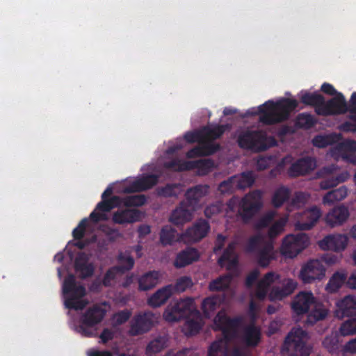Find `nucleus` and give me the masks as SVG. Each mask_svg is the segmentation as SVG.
I'll list each match as a JSON object with an SVG mask.
<instances>
[{"label":"nucleus","instance_id":"f257e3e1","mask_svg":"<svg viewBox=\"0 0 356 356\" xmlns=\"http://www.w3.org/2000/svg\"><path fill=\"white\" fill-rule=\"evenodd\" d=\"M243 319L240 316L229 317L225 312H219L214 318L215 330L222 332V337L213 341L208 350V356H227L229 344L238 334Z\"/></svg>","mask_w":356,"mask_h":356},{"label":"nucleus","instance_id":"f03ea898","mask_svg":"<svg viewBox=\"0 0 356 356\" xmlns=\"http://www.w3.org/2000/svg\"><path fill=\"white\" fill-rule=\"evenodd\" d=\"M298 106L296 99L283 98L276 102L272 100L259 106L256 111H248V115L259 114V121L267 125H273L287 120L290 113Z\"/></svg>","mask_w":356,"mask_h":356},{"label":"nucleus","instance_id":"7ed1b4c3","mask_svg":"<svg viewBox=\"0 0 356 356\" xmlns=\"http://www.w3.org/2000/svg\"><path fill=\"white\" fill-rule=\"evenodd\" d=\"M237 143L243 149L260 152L276 145L277 141L263 130H246L239 134Z\"/></svg>","mask_w":356,"mask_h":356},{"label":"nucleus","instance_id":"20e7f679","mask_svg":"<svg viewBox=\"0 0 356 356\" xmlns=\"http://www.w3.org/2000/svg\"><path fill=\"white\" fill-rule=\"evenodd\" d=\"M63 293L65 306L69 309L81 310L88 304V301L83 299L86 295V289L83 285L77 284L74 275L70 274L65 278Z\"/></svg>","mask_w":356,"mask_h":356},{"label":"nucleus","instance_id":"39448f33","mask_svg":"<svg viewBox=\"0 0 356 356\" xmlns=\"http://www.w3.org/2000/svg\"><path fill=\"white\" fill-rule=\"evenodd\" d=\"M307 332L302 328L293 329L286 337L282 348L286 356H309L310 350L303 341Z\"/></svg>","mask_w":356,"mask_h":356},{"label":"nucleus","instance_id":"423d86ee","mask_svg":"<svg viewBox=\"0 0 356 356\" xmlns=\"http://www.w3.org/2000/svg\"><path fill=\"white\" fill-rule=\"evenodd\" d=\"M262 207L261 193L259 191H253L246 194L238 204L237 216L241 221L247 224L259 211Z\"/></svg>","mask_w":356,"mask_h":356},{"label":"nucleus","instance_id":"0eeeda50","mask_svg":"<svg viewBox=\"0 0 356 356\" xmlns=\"http://www.w3.org/2000/svg\"><path fill=\"white\" fill-rule=\"evenodd\" d=\"M106 310L99 305L89 307L80 317L81 325L76 327V331L83 337H91L95 335L92 328L104 319Z\"/></svg>","mask_w":356,"mask_h":356},{"label":"nucleus","instance_id":"6e6552de","mask_svg":"<svg viewBox=\"0 0 356 356\" xmlns=\"http://www.w3.org/2000/svg\"><path fill=\"white\" fill-rule=\"evenodd\" d=\"M309 244V238L305 233L289 234L284 237L280 248L281 253L286 257L293 258Z\"/></svg>","mask_w":356,"mask_h":356},{"label":"nucleus","instance_id":"1a4fd4ad","mask_svg":"<svg viewBox=\"0 0 356 356\" xmlns=\"http://www.w3.org/2000/svg\"><path fill=\"white\" fill-rule=\"evenodd\" d=\"M193 300L187 298L181 299L174 305H168L163 313V317L168 322H177L188 318L192 313Z\"/></svg>","mask_w":356,"mask_h":356},{"label":"nucleus","instance_id":"9d476101","mask_svg":"<svg viewBox=\"0 0 356 356\" xmlns=\"http://www.w3.org/2000/svg\"><path fill=\"white\" fill-rule=\"evenodd\" d=\"M348 112V103L342 93H337V96L325 101L321 108L316 109V114L321 116H332L343 115Z\"/></svg>","mask_w":356,"mask_h":356},{"label":"nucleus","instance_id":"9b49d317","mask_svg":"<svg viewBox=\"0 0 356 356\" xmlns=\"http://www.w3.org/2000/svg\"><path fill=\"white\" fill-rule=\"evenodd\" d=\"M337 170V165L332 164L328 166H325L319 170L318 173V175L323 177L319 183L321 189L327 190L335 187L338 184L346 181L349 178L350 175L347 171L334 175V173Z\"/></svg>","mask_w":356,"mask_h":356},{"label":"nucleus","instance_id":"f8f14e48","mask_svg":"<svg viewBox=\"0 0 356 356\" xmlns=\"http://www.w3.org/2000/svg\"><path fill=\"white\" fill-rule=\"evenodd\" d=\"M325 275V268L318 259L309 260L303 265L299 277L304 284H311L322 280Z\"/></svg>","mask_w":356,"mask_h":356},{"label":"nucleus","instance_id":"ddd939ff","mask_svg":"<svg viewBox=\"0 0 356 356\" xmlns=\"http://www.w3.org/2000/svg\"><path fill=\"white\" fill-rule=\"evenodd\" d=\"M155 315L151 312L136 314L131 322L130 334L137 336L149 332L154 325Z\"/></svg>","mask_w":356,"mask_h":356},{"label":"nucleus","instance_id":"4468645a","mask_svg":"<svg viewBox=\"0 0 356 356\" xmlns=\"http://www.w3.org/2000/svg\"><path fill=\"white\" fill-rule=\"evenodd\" d=\"M210 187L207 184H197L188 188L183 200L192 210H197L202 204L203 199L209 195Z\"/></svg>","mask_w":356,"mask_h":356},{"label":"nucleus","instance_id":"2eb2a0df","mask_svg":"<svg viewBox=\"0 0 356 356\" xmlns=\"http://www.w3.org/2000/svg\"><path fill=\"white\" fill-rule=\"evenodd\" d=\"M210 230L209 222L203 218L197 220L191 227L186 229L181 238L188 243L198 242L207 236Z\"/></svg>","mask_w":356,"mask_h":356},{"label":"nucleus","instance_id":"dca6fc26","mask_svg":"<svg viewBox=\"0 0 356 356\" xmlns=\"http://www.w3.org/2000/svg\"><path fill=\"white\" fill-rule=\"evenodd\" d=\"M120 197L114 195L108 200L102 199L95 209L90 214V219L94 222H98L102 220H106L107 216L104 212H108L113 208L119 207V200Z\"/></svg>","mask_w":356,"mask_h":356},{"label":"nucleus","instance_id":"f3484780","mask_svg":"<svg viewBox=\"0 0 356 356\" xmlns=\"http://www.w3.org/2000/svg\"><path fill=\"white\" fill-rule=\"evenodd\" d=\"M321 216V211L317 207L306 209L300 213V218L295 224L297 230H309Z\"/></svg>","mask_w":356,"mask_h":356},{"label":"nucleus","instance_id":"a211bd4d","mask_svg":"<svg viewBox=\"0 0 356 356\" xmlns=\"http://www.w3.org/2000/svg\"><path fill=\"white\" fill-rule=\"evenodd\" d=\"M159 179V176L154 174H146L140 178L133 181L129 186L124 190L127 193L142 192L149 190L156 186Z\"/></svg>","mask_w":356,"mask_h":356},{"label":"nucleus","instance_id":"6ab92c4d","mask_svg":"<svg viewBox=\"0 0 356 356\" xmlns=\"http://www.w3.org/2000/svg\"><path fill=\"white\" fill-rule=\"evenodd\" d=\"M314 300L312 292L301 291L295 296L291 302V308L297 315L306 314L314 304Z\"/></svg>","mask_w":356,"mask_h":356},{"label":"nucleus","instance_id":"aec40b11","mask_svg":"<svg viewBox=\"0 0 356 356\" xmlns=\"http://www.w3.org/2000/svg\"><path fill=\"white\" fill-rule=\"evenodd\" d=\"M220 149V145L218 143H214L211 140L204 139L200 145L188 150L186 153V156L187 158L192 159L210 156Z\"/></svg>","mask_w":356,"mask_h":356},{"label":"nucleus","instance_id":"412c9836","mask_svg":"<svg viewBox=\"0 0 356 356\" xmlns=\"http://www.w3.org/2000/svg\"><path fill=\"white\" fill-rule=\"evenodd\" d=\"M253 261L260 267L266 268L275 259L276 252L271 243H265L260 250L252 255Z\"/></svg>","mask_w":356,"mask_h":356},{"label":"nucleus","instance_id":"4be33fe9","mask_svg":"<svg viewBox=\"0 0 356 356\" xmlns=\"http://www.w3.org/2000/svg\"><path fill=\"white\" fill-rule=\"evenodd\" d=\"M142 212L136 209H120L114 212L112 220L115 224L124 225L139 222Z\"/></svg>","mask_w":356,"mask_h":356},{"label":"nucleus","instance_id":"5701e85b","mask_svg":"<svg viewBox=\"0 0 356 356\" xmlns=\"http://www.w3.org/2000/svg\"><path fill=\"white\" fill-rule=\"evenodd\" d=\"M315 168V161L311 157H304L298 159L291 164L289 169V175L292 177L305 175Z\"/></svg>","mask_w":356,"mask_h":356},{"label":"nucleus","instance_id":"b1692460","mask_svg":"<svg viewBox=\"0 0 356 356\" xmlns=\"http://www.w3.org/2000/svg\"><path fill=\"white\" fill-rule=\"evenodd\" d=\"M347 244L348 238L343 234L328 235L319 241L321 249L334 251L343 250Z\"/></svg>","mask_w":356,"mask_h":356},{"label":"nucleus","instance_id":"393cba45","mask_svg":"<svg viewBox=\"0 0 356 356\" xmlns=\"http://www.w3.org/2000/svg\"><path fill=\"white\" fill-rule=\"evenodd\" d=\"M195 210L191 209L186 203L181 201L179 206L172 211L170 216V221L175 225H183L190 221Z\"/></svg>","mask_w":356,"mask_h":356},{"label":"nucleus","instance_id":"a878e982","mask_svg":"<svg viewBox=\"0 0 356 356\" xmlns=\"http://www.w3.org/2000/svg\"><path fill=\"white\" fill-rule=\"evenodd\" d=\"M280 278V275L270 271L257 282L254 296L259 300H264L268 293L270 286Z\"/></svg>","mask_w":356,"mask_h":356},{"label":"nucleus","instance_id":"bb28decb","mask_svg":"<svg viewBox=\"0 0 356 356\" xmlns=\"http://www.w3.org/2000/svg\"><path fill=\"white\" fill-rule=\"evenodd\" d=\"M336 316L343 318L356 315V298L346 296L337 303Z\"/></svg>","mask_w":356,"mask_h":356},{"label":"nucleus","instance_id":"cd10ccee","mask_svg":"<svg viewBox=\"0 0 356 356\" xmlns=\"http://www.w3.org/2000/svg\"><path fill=\"white\" fill-rule=\"evenodd\" d=\"M349 211L347 207L340 205L334 207L325 216V221L331 227L342 225L348 218Z\"/></svg>","mask_w":356,"mask_h":356},{"label":"nucleus","instance_id":"c85d7f7f","mask_svg":"<svg viewBox=\"0 0 356 356\" xmlns=\"http://www.w3.org/2000/svg\"><path fill=\"white\" fill-rule=\"evenodd\" d=\"M172 284H168L154 293L147 300L148 305L154 308L165 304L172 295Z\"/></svg>","mask_w":356,"mask_h":356},{"label":"nucleus","instance_id":"c756f323","mask_svg":"<svg viewBox=\"0 0 356 356\" xmlns=\"http://www.w3.org/2000/svg\"><path fill=\"white\" fill-rule=\"evenodd\" d=\"M200 254L196 248H186L179 252L175 260L174 266L177 268H183L199 259Z\"/></svg>","mask_w":356,"mask_h":356},{"label":"nucleus","instance_id":"7c9ffc66","mask_svg":"<svg viewBox=\"0 0 356 356\" xmlns=\"http://www.w3.org/2000/svg\"><path fill=\"white\" fill-rule=\"evenodd\" d=\"M296 287L297 282L291 279H289L286 280L282 287H273L269 293V297L271 300H282L293 293Z\"/></svg>","mask_w":356,"mask_h":356},{"label":"nucleus","instance_id":"2f4dec72","mask_svg":"<svg viewBox=\"0 0 356 356\" xmlns=\"http://www.w3.org/2000/svg\"><path fill=\"white\" fill-rule=\"evenodd\" d=\"M159 271L152 270L145 273L138 278V289L143 291L152 289L159 283Z\"/></svg>","mask_w":356,"mask_h":356},{"label":"nucleus","instance_id":"473e14b6","mask_svg":"<svg viewBox=\"0 0 356 356\" xmlns=\"http://www.w3.org/2000/svg\"><path fill=\"white\" fill-rule=\"evenodd\" d=\"M261 339V332L259 327L254 325L247 326L243 333L242 340L249 347H255Z\"/></svg>","mask_w":356,"mask_h":356},{"label":"nucleus","instance_id":"72a5a7b5","mask_svg":"<svg viewBox=\"0 0 356 356\" xmlns=\"http://www.w3.org/2000/svg\"><path fill=\"white\" fill-rule=\"evenodd\" d=\"M186 164V168H189V170L196 169L199 175H207L213 167V162L211 159L188 161Z\"/></svg>","mask_w":356,"mask_h":356},{"label":"nucleus","instance_id":"f704fd0d","mask_svg":"<svg viewBox=\"0 0 356 356\" xmlns=\"http://www.w3.org/2000/svg\"><path fill=\"white\" fill-rule=\"evenodd\" d=\"M347 275L343 272H335L330 278L326 284L325 289L328 293H336L339 289L347 282Z\"/></svg>","mask_w":356,"mask_h":356},{"label":"nucleus","instance_id":"c9c22d12","mask_svg":"<svg viewBox=\"0 0 356 356\" xmlns=\"http://www.w3.org/2000/svg\"><path fill=\"white\" fill-rule=\"evenodd\" d=\"M300 99L302 104L314 106L315 113H316V109L321 108L323 103L324 97L316 92L311 93L307 91H301Z\"/></svg>","mask_w":356,"mask_h":356},{"label":"nucleus","instance_id":"e433bc0d","mask_svg":"<svg viewBox=\"0 0 356 356\" xmlns=\"http://www.w3.org/2000/svg\"><path fill=\"white\" fill-rule=\"evenodd\" d=\"M317 119L309 113L298 114L295 120V126L298 129L309 130L317 124Z\"/></svg>","mask_w":356,"mask_h":356},{"label":"nucleus","instance_id":"4c0bfd02","mask_svg":"<svg viewBox=\"0 0 356 356\" xmlns=\"http://www.w3.org/2000/svg\"><path fill=\"white\" fill-rule=\"evenodd\" d=\"M168 337L166 335L158 336L149 342L146 347V354L151 356L162 351L168 346Z\"/></svg>","mask_w":356,"mask_h":356},{"label":"nucleus","instance_id":"58836bf2","mask_svg":"<svg viewBox=\"0 0 356 356\" xmlns=\"http://www.w3.org/2000/svg\"><path fill=\"white\" fill-rule=\"evenodd\" d=\"M222 298L218 296H212L204 299L202 303V309L207 318H210L217 308L220 305Z\"/></svg>","mask_w":356,"mask_h":356},{"label":"nucleus","instance_id":"ea45409f","mask_svg":"<svg viewBox=\"0 0 356 356\" xmlns=\"http://www.w3.org/2000/svg\"><path fill=\"white\" fill-rule=\"evenodd\" d=\"M327 309L321 304H317L307 315L305 324L313 325L317 321L323 320L327 315Z\"/></svg>","mask_w":356,"mask_h":356},{"label":"nucleus","instance_id":"a19ab883","mask_svg":"<svg viewBox=\"0 0 356 356\" xmlns=\"http://www.w3.org/2000/svg\"><path fill=\"white\" fill-rule=\"evenodd\" d=\"M347 195V188L343 186L327 193L323 197V202L324 204H332L335 202L343 200Z\"/></svg>","mask_w":356,"mask_h":356},{"label":"nucleus","instance_id":"79ce46f5","mask_svg":"<svg viewBox=\"0 0 356 356\" xmlns=\"http://www.w3.org/2000/svg\"><path fill=\"white\" fill-rule=\"evenodd\" d=\"M232 280V277L229 274L219 276L210 282L209 289L211 291H224L229 287Z\"/></svg>","mask_w":356,"mask_h":356},{"label":"nucleus","instance_id":"37998d69","mask_svg":"<svg viewBox=\"0 0 356 356\" xmlns=\"http://www.w3.org/2000/svg\"><path fill=\"white\" fill-rule=\"evenodd\" d=\"M236 177L234 181L237 189H245L253 185L255 177L252 171L243 172L239 175H234Z\"/></svg>","mask_w":356,"mask_h":356},{"label":"nucleus","instance_id":"c03bdc74","mask_svg":"<svg viewBox=\"0 0 356 356\" xmlns=\"http://www.w3.org/2000/svg\"><path fill=\"white\" fill-rule=\"evenodd\" d=\"M118 260L120 265L117 266V268L120 273L131 270L135 264L134 259L129 251L120 252L118 256Z\"/></svg>","mask_w":356,"mask_h":356},{"label":"nucleus","instance_id":"a18cd8bd","mask_svg":"<svg viewBox=\"0 0 356 356\" xmlns=\"http://www.w3.org/2000/svg\"><path fill=\"white\" fill-rule=\"evenodd\" d=\"M147 202L145 195H134L121 197L119 200V207L123 205L125 207H141Z\"/></svg>","mask_w":356,"mask_h":356},{"label":"nucleus","instance_id":"49530a36","mask_svg":"<svg viewBox=\"0 0 356 356\" xmlns=\"http://www.w3.org/2000/svg\"><path fill=\"white\" fill-rule=\"evenodd\" d=\"M177 230L170 225H165L160 232V242L163 245H171L177 240Z\"/></svg>","mask_w":356,"mask_h":356},{"label":"nucleus","instance_id":"de8ad7c7","mask_svg":"<svg viewBox=\"0 0 356 356\" xmlns=\"http://www.w3.org/2000/svg\"><path fill=\"white\" fill-rule=\"evenodd\" d=\"M226 125H216L213 127H204L202 129L203 138L209 140H214L220 138L226 131Z\"/></svg>","mask_w":356,"mask_h":356},{"label":"nucleus","instance_id":"09e8293b","mask_svg":"<svg viewBox=\"0 0 356 356\" xmlns=\"http://www.w3.org/2000/svg\"><path fill=\"white\" fill-rule=\"evenodd\" d=\"M291 195L290 190L285 187L278 188L273 193L272 197V204L275 208L280 207L286 200H289Z\"/></svg>","mask_w":356,"mask_h":356},{"label":"nucleus","instance_id":"8fccbe9b","mask_svg":"<svg viewBox=\"0 0 356 356\" xmlns=\"http://www.w3.org/2000/svg\"><path fill=\"white\" fill-rule=\"evenodd\" d=\"M266 243L267 242L264 241L261 235H254L248 240L245 248V252L248 254H250L251 255H253Z\"/></svg>","mask_w":356,"mask_h":356},{"label":"nucleus","instance_id":"3c124183","mask_svg":"<svg viewBox=\"0 0 356 356\" xmlns=\"http://www.w3.org/2000/svg\"><path fill=\"white\" fill-rule=\"evenodd\" d=\"M179 184H167L165 186L156 189L158 196L162 197H177L179 194Z\"/></svg>","mask_w":356,"mask_h":356},{"label":"nucleus","instance_id":"603ef678","mask_svg":"<svg viewBox=\"0 0 356 356\" xmlns=\"http://www.w3.org/2000/svg\"><path fill=\"white\" fill-rule=\"evenodd\" d=\"M287 217L281 218L275 222L269 228L268 235L270 238H274L283 232L287 222Z\"/></svg>","mask_w":356,"mask_h":356},{"label":"nucleus","instance_id":"864d4df0","mask_svg":"<svg viewBox=\"0 0 356 356\" xmlns=\"http://www.w3.org/2000/svg\"><path fill=\"white\" fill-rule=\"evenodd\" d=\"M236 177H230L227 179L220 182L218 185V189L221 193H232L235 190H237L234 179Z\"/></svg>","mask_w":356,"mask_h":356},{"label":"nucleus","instance_id":"5fc2aeb1","mask_svg":"<svg viewBox=\"0 0 356 356\" xmlns=\"http://www.w3.org/2000/svg\"><path fill=\"white\" fill-rule=\"evenodd\" d=\"M340 332L343 336H348L356 333V317L350 318L342 323Z\"/></svg>","mask_w":356,"mask_h":356},{"label":"nucleus","instance_id":"6e6d98bb","mask_svg":"<svg viewBox=\"0 0 356 356\" xmlns=\"http://www.w3.org/2000/svg\"><path fill=\"white\" fill-rule=\"evenodd\" d=\"M192 285V280L189 277L187 276H183L180 278L177 279L176 281V283L175 285H173L172 288V294L174 292H184L191 286Z\"/></svg>","mask_w":356,"mask_h":356},{"label":"nucleus","instance_id":"4d7b16f0","mask_svg":"<svg viewBox=\"0 0 356 356\" xmlns=\"http://www.w3.org/2000/svg\"><path fill=\"white\" fill-rule=\"evenodd\" d=\"M188 161H181L179 159H172L168 162L165 163L164 166L167 169L172 170L175 172L188 171L189 168H186V163Z\"/></svg>","mask_w":356,"mask_h":356},{"label":"nucleus","instance_id":"13d9d810","mask_svg":"<svg viewBox=\"0 0 356 356\" xmlns=\"http://www.w3.org/2000/svg\"><path fill=\"white\" fill-rule=\"evenodd\" d=\"M88 224V220L87 218H83L79 222L77 227L72 232V236L74 239L81 240L83 238Z\"/></svg>","mask_w":356,"mask_h":356},{"label":"nucleus","instance_id":"bf43d9fd","mask_svg":"<svg viewBox=\"0 0 356 356\" xmlns=\"http://www.w3.org/2000/svg\"><path fill=\"white\" fill-rule=\"evenodd\" d=\"M184 138L189 143L197 142L200 145L204 140L202 129L196 131L186 132L184 135Z\"/></svg>","mask_w":356,"mask_h":356},{"label":"nucleus","instance_id":"052dcab7","mask_svg":"<svg viewBox=\"0 0 356 356\" xmlns=\"http://www.w3.org/2000/svg\"><path fill=\"white\" fill-rule=\"evenodd\" d=\"M202 328V325L200 322L195 320H188L186 324V329L187 335H195L197 334Z\"/></svg>","mask_w":356,"mask_h":356},{"label":"nucleus","instance_id":"680f3d73","mask_svg":"<svg viewBox=\"0 0 356 356\" xmlns=\"http://www.w3.org/2000/svg\"><path fill=\"white\" fill-rule=\"evenodd\" d=\"M118 268L117 266L112 267L109 268L105 273L103 280L102 284L105 286H110L111 285L112 282L115 279L116 274L118 273Z\"/></svg>","mask_w":356,"mask_h":356},{"label":"nucleus","instance_id":"e2e57ef3","mask_svg":"<svg viewBox=\"0 0 356 356\" xmlns=\"http://www.w3.org/2000/svg\"><path fill=\"white\" fill-rule=\"evenodd\" d=\"M131 315V313L128 309L120 311L114 315L115 322L117 325H122L129 319Z\"/></svg>","mask_w":356,"mask_h":356},{"label":"nucleus","instance_id":"0e129e2a","mask_svg":"<svg viewBox=\"0 0 356 356\" xmlns=\"http://www.w3.org/2000/svg\"><path fill=\"white\" fill-rule=\"evenodd\" d=\"M89 258L88 255L84 252L79 253L74 260V268L75 270H79L82 266H85L88 263Z\"/></svg>","mask_w":356,"mask_h":356},{"label":"nucleus","instance_id":"69168bd1","mask_svg":"<svg viewBox=\"0 0 356 356\" xmlns=\"http://www.w3.org/2000/svg\"><path fill=\"white\" fill-rule=\"evenodd\" d=\"M78 273H80V276L81 278H87L91 277L94 273V266L92 264L88 263L85 266H82L79 270H76Z\"/></svg>","mask_w":356,"mask_h":356},{"label":"nucleus","instance_id":"338daca9","mask_svg":"<svg viewBox=\"0 0 356 356\" xmlns=\"http://www.w3.org/2000/svg\"><path fill=\"white\" fill-rule=\"evenodd\" d=\"M259 270L258 269L252 270L246 277L245 284L248 288L252 286L254 283L257 280L259 275Z\"/></svg>","mask_w":356,"mask_h":356},{"label":"nucleus","instance_id":"774afa93","mask_svg":"<svg viewBox=\"0 0 356 356\" xmlns=\"http://www.w3.org/2000/svg\"><path fill=\"white\" fill-rule=\"evenodd\" d=\"M348 112L355 114L351 119L356 121V92H353L348 103Z\"/></svg>","mask_w":356,"mask_h":356}]
</instances>
